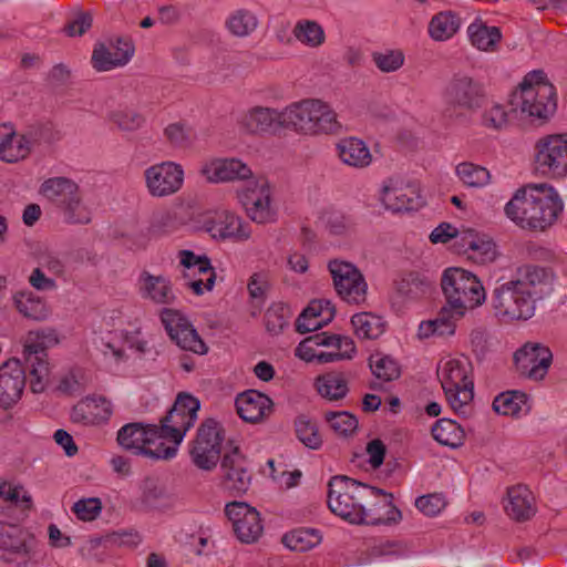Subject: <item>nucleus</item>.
Segmentation results:
<instances>
[{
    "instance_id": "f257e3e1",
    "label": "nucleus",
    "mask_w": 567,
    "mask_h": 567,
    "mask_svg": "<svg viewBox=\"0 0 567 567\" xmlns=\"http://www.w3.org/2000/svg\"><path fill=\"white\" fill-rule=\"evenodd\" d=\"M555 275L551 269L525 264L515 275L496 286L492 291L491 305L495 317L505 323L526 321L536 311V303L554 290Z\"/></svg>"
},
{
    "instance_id": "f03ea898",
    "label": "nucleus",
    "mask_w": 567,
    "mask_h": 567,
    "mask_svg": "<svg viewBox=\"0 0 567 567\" xmlns=\"http://www.w3.org/2000/svg\"><path fill=\"white\" fill-rule=\"evenodd\" d=\"M330 511L352 524H381L401 518L392 494L348 476H333L328 484Z\"/></svg>"
},
{
    "instance_id": "7ed1b4c3",
    "label": "nucleus",
    "mask_w": 567,
    "mask_h": 567,
    "mask_svg": "<svg viewBox=\"0 0 567 567\" xmlns=\"http://www.w3.org/2000/svg\"><path fill=\"white\" fill-rule=\"evenodd\" d=\"M564 210V203L554 186L532 183L518 188L505 205L506 216L523 229L545 230Z\"/></svg>"
},
{
    "instance_id": "20e7f679",
    "label": "nucleus",
    "mask_w": 567,
    "mask_h": 567,
    "mask_svg": "<svg viewBox=\"0 0 567 567\" xmlns=\"http://www.w3.org/2000/svg\"><path fill=\"white\" fill-rule=\"evenodd\" d=\"M441 287L449 309L454 310L456 316H464L486 299L481 280L462 268L446 269L441 278Z\"/></svg>"
},
{
    "instance_id": "39448f33",
    "label": "nucleus",
    "mask_w": 567,
    "mask_h": 567,
    "mask_svg": "<svg viewBox=\"0 0 567 567\" xmlns=\"http://www.w3.org/2000/svg\"><path fill=\"white\" fill-rule=\"evenodd\" d=\"M467 359H449L437 368V377L451 408L464 416L471 415L474 382Z\"/></svg>"
},
{
    "instance_id": "423d86ee",
    "label": "nucleus",
    "mask_w": 567,
    "mask_h": 567,
    "mask_svg": "<svg viewBox=\"0 0 567 567\" xmlns=\"http://www.w3.org/2000/svg\"><path fill=\"white\" fill-rule=\"evenodd\" d=\"M58 343L53 330L30 331L24 341V360L30 370V388L41 393L50 383V363L47 349Z\"/></svg>"
},
{
    "instance_id": "0eeeda50",
    "label": "nucleus",
    "mask_w": 567,
    "mask_h": 567,
    "mask_svg": "<svg viewBox=\"0 0 567 567\" xmlns=\"http://www.w3.org/2000/svg\"><path fill=\"white\" fill-rule=\"evenodd\" d=\"M447 107L445 116L458 117L457 109L475 112L484 105L486 92L484 85L465 74L454 75L444 89Z\"/></svg>"
},
{
    "instance_id": "6e6552de",
    "label": "nucleus",
    "mask_w": 567,
    "mask_h": 567,
    "mask_svg": "<svg viewBox=\"0 0 567 567\" xmlns=\"http://www.w3.org/2000/svg\"><path fill=\"white\" fill-rule=\"evenodd\" d=\"M223 441V426L214 419L205 420L199 425L189 450L192 462L204 471L215 468L220 460Z\"/></svg>"
},
{
    "instance_id": "1a4fd4ad",
    "label": "nucleus",
    "mask_w": 567,
    "mask_h": 567,
    "mask_svg": "<svg viewBox=\"0 0 567 567\" xmlns=\"http://www.w3.org/2000/svg\"><path fill=\"white\" fill-rule=\"evenodd\" d=\"M338 296L348 303L361 305L367 300L368 285L361 271L351 262L333 259L328 264Z\"/></svg>"
},
{
    "instance_id": "9d476101",
    "label": "nucleus",
    "mask_w": 567,
    "mask_h": 567,
    "mask_svg": "<svg viewBox=\"0 0 567 567\" xmlns=\"http://www.w3.org/2000/svg\"><path fill=\"white\" fill-rule=\"evenodd\" d=\"M512 104L530 117L546 120L557 107L555 86L551 83L528 86L527 82H522Z\"/></svg>"
},
{
    "instance_id": "9b49d317",
    "label": "nucleus",
    "mask_w": 567,
    "mask_h": 567,
    "mask_svg": "<svg viewBox=\"0 0 567 567\" xmlns=\"http://www.w3.org/2000/svg\"><path fill=\"white\" fill-rule=\"evenodd\" d=\"M238 198L247 216L255 223L266 224L275 220L276 209L272 205V194L269 182L264 177L249 181Z\"/></svg>"
},
{
    "instance_id": "f8f14e48",
    "label": "nucleus",
    "mask_w": 567,
    "mask_h": 567,
    "mask_svg": "<svg viewBox=\"0 0 567 567\" xmlns=\"http://www.w3.org/2000/svg\"><path fill=\"white\" fill-rule=\"evenodd\" d=\"M35 536L25 527L0 520V560L28 561L34 555Z\"/></svg>"
},
{
    "instance_id": "ddd939ff",
    "label": "nucleus",
    "mask_w": 567,
    "mask_h": 567,
    "mask_svg": "<svg viewBox=\"0 0 567 567\" xmlns=\"http://www.w3.org/2000/svg\"><path fill=\"white\" fill-rule=\"evenodd\" d=\"M199 408L196 398L186 393L178 394L172 409L162 417L158 427L164 435L174 439L175 443H182L186 432L194 426Z\"/></svg>"
},
{
    "instance_id": "4468645a",
    "label": "nucleus",
    "mask_w": 567,
    "mask_h": 567,
    "mask_svg": "<svg viewBox=\"0 0 567 567\" xmlns=\"http://www.w3.org/2000/svg\"><path fill=\"white\" fill-rule=\"evenodd\" d=\"M161 320L171 339L182 350L196 354L207 353L208 347L181 311L165 308L161 312Z\"/></svg>"
},
{
    "instance_id": "2eb2a0df",
    "label": "nucleus",
    "mask_w": 567,
    "mask_h": 567,
    "mask_svg": "<svg viewBox=\"0 0 567 567\" xmlns=\"http://www.w3.org/2000/svg\"><path fill=\"white\" fill-rule=\"evenodd\" d=\"M536 168L544 175L561 177L567 174V136L548 135L536 144Z\"/></svg>"
},
{
    "instance_id": "dca6fc26",
    "label": "nucleus",
    "mask_w": 567,
    "mask_h": 567,
    "mask_svg": "<svg viewBox=\"0 0 567 567\" xmlns=\"http://www.w3.org/2000/svg\"><path fill=\"white\" fill-rule=\"evenodd\" d=\"M145 184L153 197H167L177 193L184 183L182 165L166 161L154 164L144 171Z\"/></svg>"
},
{
    "instance_id": "f3484780",
    "label": "nucleus",
    "mask_w": 567,
    "mask_h": 567,
    "mask_svg": "<svg viewBox=\"0 0 567 567\" xmlns=\"http://www.w3.org/2000/svg\"><path fill=\"white\" fill-rule=\"evenodd\" d=\"M514 360L523 375L539 381L547 374L553 354L548 347L540 343H526L515 352Z\"/></svg>"
},
{
    "instance_id": "a211bd4d",
    "label": "nucleus",
    "mask_w": 567,
    "mask_h": 567,
    "mask_svg": "<svg viewBox=\"0 0 567 567\" xmlns=\"http://www.w3.org/2000/svg\"><path fill=\"white\" fill-rule=\"evenodd\" d=\"M25 380V371L18 359H9L0 367L1 409L9 410L21 400Z\"/></svg>"
},
{
    "instance_id": "6ab92c4d",
    "label": "nucleus",
    "mask_w": 567,
    "mask_h": 567,
    "mask_svg": "<svg viewBox=\"0 0 567 567\" xmlns=\"http://www.w3.org/2000/svg\"><path fill=\"white\" fill-rule=\"evenodd\" d=\"M179 262L185 268L184 279L195 277L196 274H209L206 279L198 278L187 280L185 286L193 290L197 296L205 290L210 291L214 288L216 274L207 256H197L192 250L183 249L178 252Z\"/></svg>"
},
{
    "instance_id": "aec40b11",
    "label": "nucleus",
    "mask_w": 567,
    "mask_h": 567,
    "mask_svg": "<svg viewBox=\"0 0 567 567\" xmlns=\"http://www.w3.org/2000/svg\"><path fill=\"white\" fill-rule=\"evenodd\" d=\"M224 473L225 488L240 494L245 493L251 481L246 457L240 453L238 446L225 452L220 463Z\"/></svg>"
},
{
    "instance_id": "412c9836",
    "label": "nucleus",
    "mask_w": 567,
    "mask_h": 567,
    "mask_svg": "<svg viewBox=\"0 0 567 567\" xmlns=\"http://www.w3.org/2000/svg\"><path fill=\"white\" fill-rule=\"evenodd\" d=\"M205 229L213 238L244 241L250 237V229L243 219L228 210L215 212L205 220Z\"/></svg>"
},
{
    "instance_id": "4be33fe9",
    "label": "nucleus",
    "mask_w": 567,
    "mask_h": 567,
    "mask_svg": "<svg viewBox=\"0 0 567 567\" xmlns=\"http://www.w3.org/2000/svg\"><path fill=\"white\" fill-rule=\"evenodd\" d=\"M134 54V45L128 40L117 39L107 44L99 43L92 53V64L96 71H110L125 65Z\"/></svg>"
},
{
    "instance_id": "5701e85b",
    "label": "nucleus",
    "mask_w": 567,
    "mask_h": 567,
    "mask_svg": "<svg viewBox=\"0 0 567 567\" xmlns=\"http://www.w3.org/2000/svg\"><path fill=\"white\" fill-rule=\"evenodd\" d=\"M381 200L392 212L413 210L423 205V199L416 185H403L402 182L393 179H389L382 187Z\"/></svg>"
},
{
    "instance_id": "b1692460",
    "label": "nucleus",
    "mask_w": 567,
    "mask_h": 567,
    "mask_svg": "<svg viewBox=\"0 0 567 567\" xmlns=\"http://www.w3.org/2000/svg\"><path fill=\"white\" fill-rule=\"evenodd\" d=\"M239 128L251 135L265 134L284 127L282 111L272 107L252 106L238 120Z\"/></svg>"
},
{
    "instance_id": "393cba45",
    "label": "nucleus",
    "mask_w": 567,
    "mask_h": 567,
    "mask_svg": "<svg viewBox=\"0 0 567 567\" xmlns=\"http://www.w3.org/2000/svg\"><path fill=\"white\" fill-rule=\"evenodd\" d=\"M200 175L210 183L245 181L252 177L251 169L237 158H217L205 163Z\"/></svg>"
},
{
    "instance_id": "a878e982",
    "label": "nucleus",
    "mask_w": 567,
    "mask_h": 567,
    "mask_svg": "<svg viewBox=\"0 0 567 567\" xmlns=\"http://www.w3.org/2000/svg\"><path fill=\"white\" fill-rule=\"evenodd\" d=\"M504 509L507 516L517 523L530 520L537 513L535 496L525 485L508 487Z\"/></svg>"
},
{
    "instance_id": "bb28decb",
    "label": "nucleus",
    "mask_w": 567,
    "mask_h": 567,
    "mask_svg": "<svg viewBox=\"0 0 567 567\" xmlns=\"http://www.w3.org/2000/svg\"><path fill=\"white\" fill-rule=\"evenodd\" d=\"M238 415L248 423H258L272 413L271 399L256 390H248L236 398Z\"/></svg>"
},
{
    "instance_id": "cd10ccee",
    "label": "nucleus",
    "mask_w": 567,
    "mask_h": 567,
    "mask_svg": "<svg viewBox=\"0 0 567 567\" xmlns=\"http://www.w3.org/2000/svg\"><path fill=\"white\" fill-rule=\"evenodd\" d=\"M113 413L112 404L103 396H86L72 409L71 420L83 425L106 422Z\"/></svg>"
},
{
    "instance_id": "c85d7f7f",
    "label": "nucleus",
    "mask_w": 567,
    "mask_h": 567,
    "mask_svg": "<svg viewBox=\"0 0 567 567\" xmlns=\"http://www.w3.org/2000/svg\"><path fill=\"white\" fill-rule=\"evenodd\" d=\"M321 100L308 99L285 107L282 110L284 127H292L297 132L309 135L313 127V118L318 112Z\"/></svg>"
},
{
    "instance_id": "c756f323",
    "label": "nucleus",
    "mask_w": 567,
    "mask_h": 567,
    "mask_svg": "<svg viewBox=\"0 0 567 567\" xmlns=\"http://www.w3.org/2000/svg\"><path fill=\"white\" fill-rule=\"evenodd\" d=\"M334 315L336 309L330 300H313L297 319V331L300 333L316 331L329 323Z\"/></svg>"
},
{
    "instance_id": "7c9ffc66",
    "label": "nucleus",
    "mask_w": 567,
    "mask_h": 567,
    "mask_svg": "<svg viewBox=\"0 0 567 567\" xmlns=\"http://www.w3.org/2000/svg\"><path fill=\"white\" fill-rule=\"evenodd\" d=\"M141 502L150 509L168 511L176 506L177 496L158 480L146 478L142 488Z\"/></svg>"
},
{
    "instance_id": "2f4dec72",
    "label": "nucleus",
    "mask_w": 567,
    "mask_h": 567,
    "mask_svg": "<svg viewBox=\"0 0 567 567\" xmlns=\"http://www.w3.org/2000/svg\"><path fill=\"white\" fill-rule=\"evenodd\" d=\"M29 147L23 143L19 133L11 124H1L0 134V159L14 164L28 158Z\"/></svg>"
},
{
    "instance_id": "473e14b6",
    "label": "nucleus",
    "mask_w": 567,
    "mask_h": 567,
    "mask_svg": "<svg viewBox=\"0 0 567 567\" xmlns=\"http://www.w3.org/2000/svg\"><path fill=\"white\" fill-rule=\"evenodd\" d=\"M79 192L80 187L74 181L62 176L48 178L40 187V193L59 209Z\"/></svg>"
},
{
    "instance_id": "72a5a7b5",
    "label": "nucleus",
    "mask_w": 567,
    "mask_h": 567,
    "mask_svg": "<svg viewBox=\"0 0 567 567\" xmlns=\"http://www.w3.org/2000/svg\"><path fill=\"white\" fill-rule=\"evenodd\" d=\"M151 425L138 422L125 424L117 432V443L136 455H143L148 439L155 435Z\"/></svg>"
},
{
    "instance_id": "f704fd0d",
    "label": "nucleus",
    "mask_w": 567,
    "mask_h": 567,
    "mask_svg": "<svg viewBox=\"0 0 567 567\" xmlns=\"http://www.w3.org/2000/svg\"><path fill=\"white\" fill-rule=\"evenodd\" d=\"M141 291L143 298L158 305H172L176 300L171 281L163 276H153L151 274H143Z\"/></svg>"
},
{
    "instance_id": "c9c22d12",
    "label": "nucleus",
    "mask_w": 567,
    "mask_h": 567,
    "mask_svg": "<svg viewBox=\"0 0 567 567\" xmlns=\"http://www.w3.org/2000/svg\"><path fill=\"white\" fill-rule=\"evenodd\" d=\"M337 150L340 159L348 166L364 168L372 162L369 147L359 138H343L337 144Z\"/></svg>"
},
{
    "instance_id": "e433bc0d",
    "label": "nucleus",
    "mask_w": 567,
    "mask_h": 567,
    "mask_svg": "<svg viewBox=\"0 0 567 567\" xmlns=\"http://www.w3.org/2000/svg\"><path fill=\"white\" fill-rule=\"evenodd\" d=\"M464 316H456L454 310L449 309L445 303L437 316L427 321H422L419 326V337L429 338L431 336H452L455 331V321Z\"/></svg>"
},
{
    "instance_id": "4c0bfd02",
    "label": "nucleus",
    "mask_w": 567,
    "mask_h": 567,
    "mask_svg": "<svg viewBox=\"0 0 567 567\" xmlns=\"http://www.w3.org/2000/svg\"><path fill=\"white\" fill-rule=\"evenodd\" d=\"M13 303L19 313L31 320H45L50 313L42 298L31 291H19L14 293Z\"/></svg>"
},
{
    "instance_id": "58836bf2",
    "label": "nucleus",
    "mask_w": 567,
    "mask_h": 567,
    "mask_svg": "<svg viewBox=\"0 0 567 567\" xmlns=\"http://www.w3.org/2000/svg\"><path fill=\"white\" fill-rule=\"evenodd\" d=\"M151 431L155 435L148 439L143 455L155 460L173 458L181 443H175L169 435H164L158 425H151Z\"/></svg>"
},
{
    "instance_id": "ea45409f",
    "label": "nucleus",
    "mask_w": 567,
    "mask_h": 567,
    "mask_svg": "<svg viewBox=\"0 0 567 567\" xmlns=\"http://www.w3.org/2000/svg\"><path fill=\"white\" fill-rule=\"evenodd\" d=\"M467 32L471 43L482 51H495L502 39L499 28L487 27L482 22L472 23Z\"/></svg>"
},
{
    "instance_id": "a19ab883",
    "label": "nucleus",
    "mask_w": 567,
    "mask_h": 567,
    "mask_svg": "<svg viewBox=\"0 0 567 567\" xmlns=\"http://www.w3.org/2000/svg\"><path fill=\"white\" fill-rule=\"evenodd\" d=\"M316 386L319 394L330 401L343 399L349 391L347 379L341 372H330L318 377Z\"/></svg>"
},
{
    "instance_id": "79ce46f5",
    "label": "nucleus",
    "mask_w": 567,
    "mask_h": 567,
    "mask_svg": "<svg viewBox=\"0 0 567 567\" xmlns=\"http://www.w3.org/2000/svg\"><path fill=\"white\" fill-rule=\"evenodd\" d=\"M354 333L360 339H377L385 330L384 320L371 312L357 313L351 318Z\"/></svg>"
},
{
    "instance_id": "37998d69",
    "label": "nucleus",
    "mask_w": 567,
    "mask_h": 567,
    "mask_svg": "<svg viewBox=\"0 0 567 567\" xmlns=\"http://www.w3.org/2000/svg\"><path fill=\"white\" fill-rule=\"evenodd\" d=\"M432 435L442 445L457 447L463 443L464 431L450 419H440L432 427Z\"/></svg>"
},
{
    "instance_id": "c03bdc74",
    "label": "nucleus",
    "mask_w": 567,
    "mask_h": 567,
    "mask_svg": "<svg viewBox=\"0 0 567 567\" xmlns=\"http://www.w3.org/2000/svg\"><path fill=\"white\" fill-rule=\"evenodd\" d=\"M460 28V19L451 11L434 16L429 24V32L435 41H444L453 37Z\"/></svg>"
},
{
    "instance_id": "a18cd8bd",
    "label": "nucleus",
    "mask_w": 567,
    "mask_h": 567,
    "mask_svg": "<svg viewBox=\"0 0 567 567\" xmlns=\"http://www.w3.org/2000/svg\"><path fill=\"white\" fill-rule=\"evenodd\" d=\"M431 290V281L419 274L410 272L396 282V292L405 299H419Z\"/></svg>"
},
{
    "instance_id": "49530a36",
    "label": "nucleus",
    "mask_w": 567,
    "mask_h": 567,
    "mask_svg": "<svg viewBox=\"0 0 567 567\" xmlns=\"http://www.w3.org/2000/svg\"><path fill=\"white\" fill-rule=\"evenodd\" d=\"M312 123L315 125L311 127L309 135L338 134L342 127L338 121L337 113L323 101H320L317 115H315Z\"/></svg>"
},
{
    "instance_id": "de8ad7c7",
    "label": "nucleus",
    "mask_w": 567,
    "mask_h": 567,
    "mask_svg": "<svg viewBox=\"0 0 567 567\" xmlns=\"http://www.w3.org/2000/svg\"><path fill=\"white\" fill-rule=\"evenodd\" d=\"M321 542V535L316 529L299 528L286 534L282 543L291 550L307 551L316 547Z\"/></svg>"
},
{
    "instance_id": "09e8293b",
    "label": "nucleus",
    "mask_w": 567,
    "mask_h": 567,
    "mask_svg": "<svg viewBox=\"0 0 567 567\" xmlns=\"http://www.w3.org/2000/svg\"><path fill=\"white\" fill-rule=\"evenodd\" d=\"M296 435L305 446L318 450L322 445V439L317 423L306 415H299L295 420Z\"/></svg>"
},
{
    "instance_id": "8fccbe9b",
    "label": "nucleus",
    "mask_w": 567,
    "mask_h": 567,
    "mask_svg": "<svg viewBox=\"0 0 567 567\" xmlns=\"http://www.w3.org/2000/svg\"><path fill=\"white\" fill-rule=\"evenodd\" d=\"M369 365L372 373L385 382L395 380L401 374L398 362L386 354L375 353L370 355Z\"/></svg>"
},
{
    "instance_id": "3c124183",
    "label": "nucleus",
    "mask_w": 567,
    "mask_h": 567,
    "mask_svg": "<svg viewBox=\"0 0 567 567\" xmlns=\"http://www.w3.org/2000/svg\"><path fill=\"white\" fill-rule=\"evenodd\" d=\"M526 404V394L518 391L501 393L493 401V409L503 415L518 414Z\"/></svg>"
},
{
    "instance_id": "603ef678",
    "label": "nucleus",
    "mask_w": 567,
    "mask_h": 567,
    "mask_svg": "<svg viewBox=\"0 0 567 567\" xmlns=\"http://www.w3.org/2000/svg\"><path fill=\"white\" fill-rule=\"evenodd\" d=\"M456 174L460 179L470 187H483L491 179L489 172L480 165L464 162L457 165Z\"/></svg>"
},
{
    "instance_id": "864d4df0",
    "label": "nucleus",
    "mask_w": 567,
    "mask_h": 567,
    "mask_svg": "<svg viewBox=\"0 0 567 567\" xmlns=\"http://www.w3.org/2000/svg\"><path fill=\"white\" fill-rule=\"evenodd\" d=\"M234 532L241 543L250 544L256 542L262 533L259 513L254 511L245 518H241L234 527Z\"/></svg>"
},
{
    "instance_id": "5fc2aeb1",
    "label": "nucleus",
    "mask_w": 567,
    "mask_h": 567,
    "mask_svg": "<svg viewBox=\"0 0 567 567\" xmlns=\"http://www.w3.org/2000/svg\"><path fill=\"white\" fill-rule=\"evenodd\" d=\"M110 121L123 132H134L141 128L145 122L144 116L135 110H115L109 115Z\"/></svg>"
},
{
    "instance_id": "6e6d98bb",
    "label": "nucleus",
    "mask_w": 567,
    "mask_h": 567,
    "mask_svg": "<svg viewBox=\"0 0 567 567\" xmlns=\"http://www.w3.org/2000/svg\"><path fill=\"white\" fill-rule=\"evenodd\" d=\"M68 223L89 224L92 219L91 210L83 204L81 192L60 208Z\"/></svg>"
},
{
    "instance_id": "4d7b16f0",
    "label": "nucleus",
    "mask_w": 567,
    "mask_h": 567,
    "mask_svg": "<svg viewBox=\"0 0 567 567\" xmlns=\"http://www.w3.org/2000/svg\"><path fill=\"white\" fill-rule=\"evenodd\" d=\"M324 419L338 435L350 436L358 429L357 417L346 411L327 412Z\"/></svg>"
},
{
    "instance_id": "13d9d810",
    "label": "nucleus",
    "mask_w": 567,
    "mask_h": 567,
    "mask_svg": "<svg viewBox=\"0 0 567 567\" xmlns=\"http://www.w3.org/2000/svg\"><path fill=\"white\" fill-rule=\"evenodd\" d=\"M293 34L301 43L318 47L324 40L322 28L315 21H300L293 29Z\"/></svg>"
},
{
    "instance_id": "bf43d9fd",
    "label": "nucleus",
    "mask_w": 567,
    "mask_h": 567,
    "mask_svg": "<svg viewBox=\"0 0 567 567\" xmlns=\"http://www.w3.org/2000/svg\"><path fill=\"white\" fill-rule=\"evenodd\" d=\"M496 257L497 249L495 243L487 236L478 234L468 258L478 264H487L494 261Z\"/></svg>"
},
{
    "instance_id": "052dcab7",
    "label": "nucleus",
    "mask_w": 567,
    "mask_h": 567,
    "mask_svg": "<svg viewBox=\"0 0 567 567\" xmlns=\"http://www.w3.org/2000/svg\"><path fill=\"white\" fill-rule=\"evenodd\" d=\"M0 497L14 505H22L23 511L32 508V497L23 491L21 485H13L7 481H0Z\"/></svg>"
},
{
    "instance_id": "680f3d73",
    "label": "nucleus",
    "mask_w": 567,
    "mask_h": 567,
    "mask_svg": "<svg viewBox=\"0 0 567 567\" xmlns=\"http://www.w3.org/2000/svg\"><path fill=\"white\" fill-rule=\"evenodd\" d=\"M228 30L237 37H246L257 27V19L246 10L236 11L227 21Z\"/></svg>"
},
{
    "instance_id": "e2e57ef3",
    "label": "nucleus",
    "mask_w": 567,
    "mask_h": 567,
    "mask_svg": "<svg viewBox=\"0 0 567 567\" xmlns=\"http://www.w3.org/2000/svg\"><path fill=\"white\" fill-rule=\"evenodd\" d=\"M290 310L282 303H276L268 308L265 313V324L267 331L277 334L288 324Z\"/></svg>"
},
{
    "instance_id": "0e129e2a",
    "label": "nucleus",
    "mask_w": 567,
    "mask_h": 567,
    "mask_svg": "<svg viewBox=\"0 0 567 567\" xmlns=\"http://www.w3.org/2000/svg\"><path fill=\"white\" fill-rule=\"evenodd\" d=\"M415 506L424 515L433 517L445 508L446 501L443 494L432 493L417 497L415 499Z\"/></svg>"
},
{
    "instance_id": "69168bd1",
    "label": "nucleus",
    "mask_w": 567,
    "mask_h": 567,
    "mask_svg": "<svg viewBox=\"0 0 567 567\" xmlns=\"http://www.w3.org/2000/svg\"><path fill=\"white\" fill-rule=\"evenodd\" d=\"M102 511L100 498L91 497L75 502L72 512L80 520L91 522L95 519Z\"/></svg>"
},
{
    "instance_id": "338daca9",
    "label": "nucleus",
    "mask_w": 567,
    "mask_h": 567,
    "mask_svg": "<svg viewBox=\"0 0 567 567\" xmlns=\"http://www.w3.org/2000/svg\"><path fill=\"white\" fill-rule=\"evenodd\" d=\"M165 135L169 143L178 148H187L194 142V134L190 128L182 124H171L165 128Z\"/></svg>"
},
{
    "instance_id": "774afa93",
    "label": "nucleus",
    "mask_w": 567,
    "mask_h": 567,
    "mask_svg": "<svg viewBox=\"0 0 567 567\" xmlns=\"http://www.w3.org/2000/svg\"><path fill=\"white\" fill-rule=\"evenodd\" d=\"M508 123V115L504 106L501 104H493L486 109L482 114V124L486 128L502 130Z\"/></svg>"
}]
</instances>
